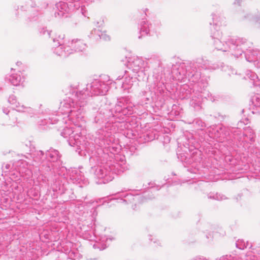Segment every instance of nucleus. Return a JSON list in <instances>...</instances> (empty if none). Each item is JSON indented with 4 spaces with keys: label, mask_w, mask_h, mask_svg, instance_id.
<instances>
[{
    "label": "nucleus",
    "mask_w": 260,
    "mask_h": 260,
    "mask_svg": "<svg viewBox=\"0 0 260 260\" xmlns=\"http://www.w3.org/2000/svg\"><path fill=\"white\" fill-rule=\"evenodd\" d=\"M47 171H49V170H50V166H48L47 167V169L46 170Z\"/></svg>",
    "instance_id": "52"
},
{
    "label": "nucleus",
    "mask_w": 260,
    "mask_h": 260,
    "mask_svg": "<svg viewBox=\"0 0 260 260\" xmlns=\"http://www.w3.org/2000/svg\"><path fill=\"white\" fill-rule=\"evenodd\" d=\"M259 157H260V154H259Z\"/></svg>",
    "instance_id": "57"
},
{
    "label": "nucleus",
    "mask_w": 260,
    "mask_h": 260,
    "mask_svg": "<svg viewBox=\"0 0 260 260\" xmlns=\"http://www.w3.org/2000/svg\"><path fill=\"white\" fill-rule=\"evenodd\" d=\"M190 153L189 159L191 160V162L188 165H191L192 167H196L202 161V153L197 149H193Z\"/></svg>",
    "instance_id": "21"
},
{
    "label": "nucleus",
    "mask_w": 260,
    "mask_h": 260,
    "mask_svg": "<svg viewBox=\"0 0 260 260\" xmlns=\"http://www.w3.org/2000/svg\"><path fill=\"white\" fill-rule=\"evenodd\" d=\"M34 161L37 164H44L46 159V154L41 150H35L32 153Z\"/></svg>",
    "instance_id": "24"
},
{
    "label": "nucleus",
    "mask_w": 260,
    "mask_h": 260,
    "mask_svg": "<svg viewBox=\"0 0 260 260\" xmlns=\"http://www.w3.org/2000/svg\"><path fill=\"white\" fill-rule=\"evenodd\" d=\"M242 124H243V122L241 121H240L238 123V125L239 126H242Z\"/></svg>",
    "instance_id": "51"
},
{
    "label": "nucleus",
    "mask_w": 260,
    "mask_h": 260,
    "mask_svg": "<svg viewBox=\"0 0 260 260\" xmlns=\"http://www.w3.org/2000/svg\"><path fill=\"white\" fill-rule=\"evenodd\" d=\"M211 37L213 39V45L217 50L223 52H229L235 57L238 58L245 52L246 49L247 40L243 38H236L229 39L224 44L219 38L220 35L218 32L217 34H214Z\"/></svg>",
    "instance_id": "4"
},
{
    "label": "nucleus",
    "mask_w": 260,
    "mask_h": 260,
    "mask_svg": "<svg viewBox=\"0 0 260 260\" xmlns=\"http://www.w3.org/2000/svg\"><path fill=\"white\" fill-rule=\"evenodd\" d=\"M221 68L223 71L225 72L227 75L229 76H231L232 75L236 74V72L235 71V70L232 68L231 67L223 65L222 64H221Z\"/></svg>",
    "instance_id": "33"
},
{
    "label": "nucleus",
    "mask_w": 260,
    "mask_h": 260,
    "mask_svg": "<svg viewBox=\"0 0 260 260\" xmlns=\"http://www.w3.org/2000/svg\"><path fill=\"white\" fill-rule=\"evenodd\" d=\"M58 117V118L53 116L49 118L48 119H45L41 122H39V124L40 125H45L48 124H54L58 121H62L63 122V121L62 120L64 119L65 117L61 118L60 116Z\"/></svg>",
    "instance_id": "29"
},
{
    "label": "nucleus",
    "mask_w": 260,
    "mask_h": 260,
    "mask_svg": "<svg viewBox=\"0 0 260 260\" xmlns=\"http://www.w3.org/2000/svg\"><path fill=\"white\" fill-rule=\"evenodd\" d=\"M138 77L136 76H135V77L126 76L124 78V81L122 84L121 88L124 90H126L128 92H129V90L133 85V82Z\"/></svg>",
    "instance_id": "26"
},
{
    "label": "nucleus",
    "mask_w": 260,
    "mask_h": 260,
    "mask_svg": "<svg viewBox=\"0 0 260 260\" xmlns=\"http://www.w3.org/2000/svg\"><path fill=\"white\" fill-rule=\"evenodd\" d=\"M141 98L142 100V104H147L148 102L150 101L151 96L150 95L149 92L144 91L141 93Z\"/></svg>",
    "instance_id": "35"
},
{
    "label": "nucleus",
    "mask_w": 260,
    "mask_h": 260,
    "mask_svg": "<svg viewBox=\"0 0 260 260\" xmlns=\"http://www.w3.org/2000/svg\"><path fill=\"white\" fill-rule=\"evenodd\" d=\"M243 0H235V2L234 3V5H236V4L240 5V3Z\"/></svg>",
    "instance_id": "48"
},
{
    "label": "nucleus",
    "mask_w": 260,
    "mask_h": 260,
    "mask_svg": "<svg viewBox=\"0 0 260 260\" xmlns=\"http://www.w3.org/2000/svg\"><path fill=\"white\" fill-rule=\"evenodd\" d=\"M202 81L201 78L198 82H194L196 84L193 86L192 91V89L189 88L186 85L183 87V89L186 90L183 98L190 99V105L196 110L201 109V105L204 98L212 102L215 100L209 91L205 89L207 85L206 82L203 83V88L201 87V84Z\"/></svg>",
    "instance_id": "5"
},
{
    "label": "nucleus",
    "mask_w": 260,
    "mask_h": 260,
    "mask_svg": "<svg viewBox=\"0 0 260 260\" xmlns=\"http://www.w3.org/2000/svg\"><path fill=\"white\" fill-rule=\"evenodd\" d=\"M150 88L151 92H154L155 95H158L164 92L165 86L162 82L156 81L151 85Z\"/></svg>",
    "instance_id": "22"
},
{
    "label": "nucleus",
    "mask_w": 260,
    "mask_h": 260,
    "mask_svg": "<svg viewBox=\"0 0 260 260\" xmlns=\"http://www.w3.org/2000/svg\"><path fill=\"white\" fill-rule=\"evenodd\" d=\"M189 155L186 153L178 154V157L182 162H184L186 165L190 164L191 160L189 159Z\"/></svg>",
    "instance_id": "36"
},
{
    "label": "nucleus",
    "mask_w": 260,
    "mask_h": 260,
    "mask_svg": "<svg viewBox=\"0 0 260 260\" xmlns=\"http://www.w3.org/2000/svg\"><path fill=\"white\" fill-rule=\"evenodd\" d=\"M51 31L47 30L45 28L43 27L40 29V33L41 35L45 36L46 38H50L51 35Z\"/></svg>",
    "instance_id": "42"
},
{
    "label": "nucleus",
    "mask_w": 260,
    "mask_h": 260,
    "mask_svg": "<svg viewBox=\"0 0 260 260\" xmlns=\"http://www.w3.org/2000/svg\"><path fill=\"white\" fill-rule=\"evenodd\" d=\"M98 133L102 135V136L99 137V138L102 139V143H103V145L105 147H107V146L110 145L113 141L114 139L111 132H108L104 129H101Z\"/></svg>",
    "instance_id": "18"
},
{
    "label": "nucleus",
    "mask_w": 260,
    "mask_h": 260,
    "mask_svg": "<svg viewBox=\"0 0 260 260\" xmlns=\"http://www.w3.org/2000/svg\"><path fill=\"white\" fill-rule=\"evenodd\" d=\"M26 67L22 64L21 62L17 61V81L19 83H17V86L21 85L23 86V83L25 81L26 76Z\"/></svg>",
    "instance_id": "20"
},
{
    "label": "nucleus",
    "mask_w": 260,
    "mask_h": 260,
    "mask_svg": "<svg viewBox=\"0 0 260 260\" xmlns=\"http://www.w3.org/2000/svg\"><path fill=\"white\" fill-rule=\"evenodd\" d=\"M188 67L192 69L194 73L196 71L200 72V68L205 70H215L219 68L218 65L212 63L211 61L203 58L198 59L195 62H190Z\"/></svg>",
    "instance_id": "12"
},
{
    "label": "nucleus",
    "mask_w": 260,
    "mask_h": 260,
    "mask_svg": "<svg viewBox=\"0 0 260 260\" xmlns=\"http://www.w3.org/2000/svg\"><path fill=\"white\" fill-rule=\"evenodd\" d=\"M95 24L96 25V26L100 27L104 25V19H100L99 21H95Z\"/></svg>",
    "instance_id": "45"
},
{
    "label": "nucleus",
    "mask_w": 260,
    "mask_h": 260,
    "mask_svg": "<svg viewBox=\"0 0 260 260\" xmlns=\"http://www.w3.org/2000/svg\"><path fill=\"white\" fill-rule=\"evenodd\" d=\"M127 67L133 72L136 73L135 76L139 78H138V80L143 79L146 77L147 63L143 59L138 57L131 59L128 61Z\"/></svg>",
    "instance_id": "7"
},
{
    "label": "nucleus",
    "mask_w": 260,
    "mask_h": 260,
    "mask_svg": "<svg viewBox=\"0 0 260 260\" xmlns=\"http://www.w3.org/2000/svg\"><path fill=\"white\" fill-rule=\"evenodd\" d=\"M189 64V63H182L176 70H174L173 73L176 80L185 81L184 80L188 78V80L194 83L198 82L201 79V72L196 71L194 73L192 69L188 67Z\"/></svg>",
    "instance_id": "6"
},
{
    "label": "nucleus",
    "mask_w": 260,
    "mask_h": 260,
    "mask_svg": "<svg viewBox=\"0 0 260 260\" xmlns=\"http://www.w3.org/2000/svg\"><path fill=\"white\" fill-rule=\"evenodd\" d=\"M30 145V141L26 142V143L25 144L26 147H28Z\"/></svg>",
    "instance_id": "49"
},
{
    "label": "nucleus",
    "mask_w": 260,
    "mask_h": 260,
    "mask_svg": "<svg viewBox=\"0 0 260 260\" xmlns=\"http://www.w3.org/2000/svg\"><path fill=\"white\" fill-rule=\"evenodd\" d=\"M124 197L126 198V199H121L120 200V202H126L127 201L129 202H131V200H132V199L135 200L134 196L131 194H127L126 196H125ZM140 198V197L136 196L135 199L138 200Z\"/></svg>",
    "instance_id": "41"
},
{
    "label": "nucleus",
    "mask_w": 260,
    "mask_h": 260,
    "mask_svg": "<svg viewBox=\"0 0 260 260\" xmlns=\"http://www.w3.org/2000/svg\"><path fill=\"white\" fill-rule=\"evenodd\" d=\"M246 120L247 122L248 121V119H246Z\"/></svg>",
    "instance_id": "55"
},
{
    "label": "nucleus",
    "mask_w": 260,
    "mask_h": 260,
    "mask_svg": "<svg viewBox=\"0 0 260 260\" xmlns=\"http://www.w3.org/2000/svg\"><path fill=\"white\" fill-rule=\"evenodd\" d=\"M32 111V109L30 108V107H24L23 105H22V106H20L19 105H17V112H30Z\"/></svg>",
    "instance_id": "40"
},
{
    "label": "nucleus",
    "mask_w": 260,
    "mask_h": 260,
    "mask_svg": "<svg viewBox=\"0 0 260 260\" xmlns=\"http://www.w3.org/2000/svg\"><path fill=\"white\" fill-rule=\"evenodd\" d=\"M133 104L129 102V99L122 98L118 100L115 106V111L121 113L123 115H129L133 113Z\"/></svg>",
    "instance_id": "11"
},
{
    "label": "nucleus",
    "mask_w": 260,
    "mask_h": 260,
    "mask_svg": "<svg viewBox=\"0 0 260 260\" xmlns=\"http://www.w3.org/2000/svg\"><path fill=\"white\" fill-rule=\"evenodd\" d=\"M52 188L54 191H57L58 190H63V184H62V180L60 181V178L56 179L55 181L52 185Z\"/></svg>",
    "instance_id": "32"
},
{
    "label": "nucleus",
    "mask_w": 260,
    "mask_h": 260,
    "mask_svg": "<svg viewBox=\"0 0 260 260\" xmlns=\"http://www.w3.org/2000/svg\"><path fill=\"white\" fill-rule=\"evenodd\" d=\"M208 198L216 200L218 201H221L223 200H225L226 199V197L224 195L216 193L210 194L208 196Z\"/></svg>",
    "instance_id": "38"
},
{
    "label": "nucleus",
    "mask_w": 260,
    "mask_h": 260,
    "mask_svg": "<svg viewBox=\"0 0 260 260\" xmlns=\"http://www.w3.org/2000/svg\"><path fill=\"white\" fill-rule=\"evenodd\" d=\"M253 21L257 25V27L260 28V14L254 18Z\"/></svg>",
    "instance_id": "44"
},
{
    "label": "nucleus",
    "mask_w": 260,
    "mask_h": 260,
    "mask_svg": "<svg viewBox=\"0 0 260 260\" xmlns=\"http://www.w3.org/2000/svg\"><path fill=\"white\" fill-rule=\"evenodd\" d=\"M245 260H260V246L255 251L248 252L245 255Z\"/></svg>",
    "instance_id": "28"
},
{
    "label": "nucleus",
    "mask_w": 260,
    "mask_h": 260,
    "mask_svg": "<svg viewBox=\"0 0 260 260\" xmlns=\"http://www.w3.org/2000/svg\"><path fill=\"white\" fill-rule=\"evenodd\" d=\"M56 11L55 12V17H63L65 14L71 12L70 3L59 2L56 4Z\"/></svg>",
    "instance_id": "16"
},
{
    "label": "nucleus",
    "mask_w": 260,
    "mask_h": 260,
    "mask_svg": "<svg viewBox=\"0 0 260 260\" xmlns=\"http://www.w3.org/2000/svg\"><path fill=\"white\" fill-rule=\"evenodd\" d=\"M122 77H123V76H119L116 78V80H120L122 78Z\"/></svg>",
    "instance_id": "50"
},
{
    "label": "nucleus",
    "mask_w": 260,
    "mask_h": 260,
    "mask_svg": "<svg viewBox=\"0 0 260 260\" xmlns=\"http://www.w3.org/2000/svg\"><path fill=\"white\" fill-rule=\"evenodd\" d=\"M46 159L52 162L58 161L61 157L58 151L53 148H51L46 151Z\"/></svg>",
    "instance_id": "23"
},
{
    "label": "nucleus",
    "mask_w": 260,
    "mask_h": 260,
    "mask_svg": "<svg viewBox=\"0 0 260 260\" xmlns=\"http://www.w3.org/2000/svg\"><path fill=\"white\" fill-rule=\"evenodd\" d=\"M244 78L245 79H249L251 80L253 86L259 87L260 91V79H258L255 73L251 71H247Z\"/></svg>",
    "instance_id": "25"
},
{
    "label": "nucleus",
    "mask_w": 260,
    "mask_h": 260,
    "mask_svg": "<svg viewBox=\"0 0 260 260\" xmlns=\"http://www.w3.org/2000/svg\"><path fill=\"white\" fill-rule=\"evenodd\" d=\"M236 247L240 249H244L247 248L249 245L247 241L245 242L243 239H239L236 243Z\"/></svg>",
    "instance_id": "37"
},
{
    "label": "nucleus",
    "mask_w": 260,
    "mask_h": 260,
    "mask_svg": "<svg viewBox=\"0 0 260 260\" xmlns=\"http://www.w3.org/2000/svg\"><path fill=\"white\" fill-rule=\"evenodd\" d=\"M19 167H17V169H18V170H17V172H19Z\"/></svg>",
    "instance_id": "54"
},
{
    "label": "nucleus",
    "mask_w": 260,
    "mask_h": 260,
    "mask_svg": "<svg viewBox=\"0 0 260 260\" xmlns=\"http://www.w3.org/2000/svg\"><path fill=\"white\" fill-rule=\"evenodd\" d=\"M48 5V4L47 2H45L42 6V8H46L47 7Z\"/></svg>",
    "instance_id": "47"
},
{
    "label": "nucleus",
    "mask_w": 260,
    "mask_h": 260,
    "mask_svg": "<svg viewBox=\"0 0 260 260\" xmlns=\"http://www.w3.org/2000/svg\"><path fill=\"white\" fill-rule=\"evenodd\" d=\"M244 11H241L240 13V16L243 18H246L247 17H248V16H245L244 14Z\"/></svg>",
    "instance_id": "46"
},
{
    "label": "nucleus",
    "mask_w": 260,
    "mask_h": 260,
    "mask_svg": "<svg viewBox=\"0 0 260 260\" xmlns=\"http://www.w3.org/2000/svg\"><path fill=\"white\" fill-rule=\"evenodd\" d=\"M71 7V11L74 10H79L85 17L86 16V9L85 5H83L82 3L85 0H68Z\"/></svg>",
    "instance_id": "17"
},
{
    "label": "nucleus",
    "mask_w": 260,
    "mask_h": 260,
    "mask_svg": "<svg viewBox=\"0 0 260 260\" xmlns=\"http://www.w3.org/2000/svg\"><path fill=\"white\" fill-rule=\"evenodd\" d=\"M64 35L63 34L56 35L55 38H53L54 43V52L56 55L62 57L68 56L70 54H72V51H70L68 45L63 46V39Z\"/></svg>",
    "instance_id": "9"
},
{
    "label": "nucleus",
    "mask_w": 260,
    "mask_h": 260,
    "mask_svg": "<svg viewBox=\"0 0 260 260\" xmlns=\"http://www.w3.org/2000/svg\"><path fill=\"white\" fill-rule=\"evenodd\" d=\"M251 247H252V245H250V248H251Z\"/></svg>",
    "instance_id": "56"
},
{
    "label": "nucleus",
    "mask_w": 260,
    "mask_h": 260,
    "mask_svg": "<svg viewBox=\"0 0 260 260\" xmlns=\"http://www.w3.org/2000/svg\"><path fill=\"white\" fill-rule=\"evenodd\" d=\"M213 23L214 25L218 26L221 25V22L218 20V16L215 14H212Z\"/></svg>",
    "instance_id": "43"
},
{
    "label": "nucleus",
    "mask_w": 260,
    "mask_h": 260,
    "mask_svg": "<svg viewBox=\"0 0 260 260\" xmlns=\"http://www.w3.org/2000/svg\"><path fill=\"white\" fill-rule=\"evenodd\" d=\"M150 26L151 25H149L146 20L142 19L140 23V34L141 35L138 37L139 39H141L143 36L149 33Z\"/></svg>",
    "instance_id": "27"
},
{
    "label": "nucleus",
    "mask_w": 260,
    "mask_h": 260,
    "mask_svg": "<svg viewBox=\"0 0 260 260\" xmlns=\"http://www.w3.org/2000/svg\"><path fill=\"white\" fill-rule=\"evenodd\" d=\"M108 240L111 241L112 239H108L106 237H103L102 240V243L98 242L93 245V247L94 249H99L100 250H104L107 247V242H108Z\"/></svg>",
    "instance_id": "31"
},
{
    "label": "nucleus",
    "mask_w": 260,
    "mask_h": 260,
    "mask_svg": "<svg viewBox=\"0 0 260 260\" xmlns=\"http://www.w3.org/2000/svg\"><path fill=\"white\" fill-rule=\"evenodd\" d=\"M89 37L95 41L99 40L109 41L110 39L109 36L106 34L105 32H102L100 29L96 28L91 30Z\"/></svg>",
    "instance_id": "19"
},
{
    "label": "nucleus",
    "mask_w": 260,
    "mask_h": 260,
    "mask_svg": "<svg viewBox=\"0 0 260 260\" xmlns=\"http://www.w3.org/2000/svg\"><path fill=\"white\" fill-rule=\"evenodd\" d=\"M252 104L256 107H260V94L256 93L253 95L251 98Z\"/></svg>",
    "instance_id": "34"
},
{
    "label": "nucleus",
    "mask_w": 260,
    "mask_h": 260,
    "mask_svg": "<svg viewBox=\"0 0 260 260\" xmlns=\"http://www.w3.org/2000/svg\"><path fill=\"white\" fill-rule=\"evenodd\" d=\"M68 46L72 53L74 52H82L87 49V45L84 41L80 39H73L71 42H69Z\"/></svg>",
    "instance_id": "15"
},
{
    "label": "nucleus",
    "mask_w": 260,
    "mask_h": 260,
    "mask_svg": "<svg viewBox=\"0 0 260 260\" xmlns=\"http://www.w3.org/2000/svg\"><path fill=\"white\" fill-rule=\"evenodd\" d=\"M105 81L100 79H95L89 84H87L85 89L77 91L73 89L72 91L73 98H69L68 99H72L75 105L78 107L79 110L83 111V108L86 105L87 100L88 98L92 96L104 95L108 91L109 85L111 82L109 79V77H105Z\"/></svg>",
    "instance_id": "2"
},
{
    "label": "nucleus",
    "mask_w": 260,
    "mask_h": 260,
    "mask_svg": "<svg viewBox=\"0 0 260 260\" xmlns=\"http://www.w3.org/2000/svg\"><path fill=\"white\" fill-rule=\"evenodd\" d=\"M193 123L195 125L196 127L198 128L202 129L206 126L205 122L200 119L194 120Z\"/></svg>",
    "instance_id": "39"
},
{
    "label": "nucleus",
    "mask_w": 260,
    "mask_h": 260,
    "mask_svg": "<svg viewBox=\"0 0 260 260\" xmlns=\"http://www.w3.org/2000/svg\"><path fill=\"white\" fill-rule=\"evenodd\" d=\"M239 128H232L230 129L222 125H215L213 127L208 128V133L210 135V137L218 139L219 141H223L224 139L230 135V131L233 133L234 135L236 136L237 135L238 132L240 131Z\"/></svg>",
    "instance_id": "8"
},
{
    "label": "nucleus",
    "mask_w": 260,
    "mask_h": 260,
    "mask_svg": "<svg viewBox=\"0 0 260 260\" xmlns=\"http://www.w3.org/2000/svg\"><path fill=\"white\" fill-rule=\"evenodd\" d=\"M126 169L125 156L117 154L113 160L92 167L91 171L95 177L102 180L98 183L105 184L112 181L115 175H119Z\"/></svg>",
    "instance_id": "3"
},
{
    "label": "nucleus",
    "mask_w": 260,
    "mask_h": 260,
    "mask_svg": "<svg viewBox=\"0 0 260 260\" xmlns=\"http://www.w3.org/2000/svg\"><path fill=\"white\" fill-rule=\"evenodd\" d=\"M93 35L96 36V35H97V33L95 34V33L93 32Z\"/></svg>",
    "instance_id": "53"
},
{
    "label": "nucleus",
    "mask_w": 260,
    "mask_h": 260,
    "mask_svg": "<svg viewBox=\"0 0 260 260\" xmlns=\"http://www.w3.org/2000/svg\"><path fill=\"white\" fill-rule=\"evenodd\" d=\"M249 43L247 41L246 50L245 52V58L248 62H252L257 68H260V50L258 49H248V44Z\"/></svg>",
    "instance_id": "13"
},
{
    "label": "nucleus",
    "mask_w": 260,
    "mask_h": 260,
    "mask_svg": "<svg viewBox=\"0 0 260 260\" xmlns=\"http://www.w3.org/2000/svg\"><path fill=\"white\" fill-rule=\"evenodd\" d=\"M68 177L70 178L71 181L74 184H87L88 183V180L86 179L81 172L76 169H71L67 171Z\"/></svg>",
    "instance_id": "14"
},
{
    "label": "nucleus",
    "mask_w": 260,
    "mask_h": 260,
    "mask_svg": "<svg viewBox=\"0 0 260 260\" xmlns=\"http://www.w3.org/2000/svg\"><path fill=\"white\" fill-rule=\"evenodd\" d=\"M30 166L29 162L23 159H19L17 160V167L19 168V173L21 174L23 173L22 169L25 170L28 169Z\"/></svg>",
    "instance_id": "30"
},
{
    "label": "nucleus",
    "mask_w": 260,
    "mask_h": 260,
    "mask_svg": "<svg viewBox=\"0 0 260 260\" xmlns=\"http://www.w3.org/2000/svg\"><path fill=\"white\" fill-rule=\"evenodd\" d=\"M72 99H66L60 103L59 113L65 115L73 123V126L66 127L63 129L60 135L67 139L71 146L80 147L83 145L84 137L81 135V131L85 126V121L82 115V111L79 110Z\"/></svg>",
    "instance_id": "1"
},
{
    "label": "nucleus",
    "mask_w": 260,
    "mask_h": 260,
    "mask_svg": "<svg viewBox=\"0 0 260 260\" xmlns=\"http://www.w3.org/2000/svg\"><path fill=\"white\" fill-rule=\"evenodd\" d=\"M255 134L250 127H246L244 128V133L243 134V139L240 138L243 147L245 149L250 150L252 153L257 154V152L253 150V143L255 141Z\"/></svg>",
    "instance_id": "10"
}]
</instances>
